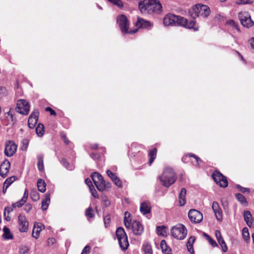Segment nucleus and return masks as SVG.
Wrapping results in <instances>:
<instances>
[{
    "label": "nucleus",
    "instance_id": "58836bf2",
    "mask_svg": "<svg viewBox=\"0 0 254 254\" xmlns=\"http://www.w3.org/2000/svg\"><path fill=\"white\" fill-rule=\"evenodd\" d=\"M143 250L144 254H152V248L150 245L146 244L143 246Z\"/></svg>",
    "mask_w": 254,
    "mask_h": 254
},
{
    "label": "nucleus",
    "instance_id": "412c9836",
    "mask_svg": "<svg viewBox=\"0 0 254 254\" xmlns=\"http://www.w3.org/2000/svg\"><path fill=\"white\" fill-rule=\"evenodd\" d=\"M106 172L108 176L111 178L115 185L119 188L122 187L123 185L122 181L115 173L112 172L109 170H108Z\"/></svg>",
    "mask_w": 254,
    "mask_h": 254
},
{
    "label": "nucleus",
    "instance_id": "e2e57ef3",
    "mask_svg": "<svg viewBox=\"0 0 254 254\" xmlns=\"http://www.w3.org/2000/svg\"><path fill=\"white\" fill-rule=\"evenodd\" d=\"M90 157L93 158V159H96L99 158V155L98 154L92 153L90 155Z\"/></svg>",
    "mask_w": 254,
    "mask_h": 254
},
{
    "label": "nucleus",
    "instance_id": "338daca9",
    "mask_svg": "<svg viewBox=\"0 0 254 254\" xmlns=\"http://www.w3.org/2000/svg\"><path fill=\"white\" fill-rule=\"evenodd\" d=\"M9 187H8V185H4L3 184V190H2V191L3 192V193H5L7 188H8Z\"/></svg>",
    "mask_w": 254,
    "mask_h": 254
},
{
    "label": "nucleus",
    "instance_id": "09e8293b",
    "mask_svg": "<svg viewBox=\"0 0 254 254\" xmlns=\"http://www.w3.org/2000/svg\"><path fill=\"white\" fill-rule=\"evenodd\" d=\"M220 246L221 247V248L222 249V251L224 252H226L228 250L227 247L226 246V244L224 241V240H221L220 242H218Z\"/></svg>",
    "mask_w": 254,
    "mask_h": 254
},
{
    "label": "nucleus",
    "instance_id": "393cba45",
    "mask_svg": "<svg viewBox=\"0 0 254 254\" xmlns=\"http://www.w3.org/2000/svg\"><path fill=\"white\" fill-rule=\"evenodd\" d=\"M186 190L185 188L181 189L179 195V204L180 206H183L186 204Z\"/></svg>",
    "mask_w": 254,
    "mask_h": 254
},
{
    "label": "nucleus",
    "instance_id": "b1692460",
    "mask_svg": "<svg viewBox=\"0 0 254 254\" xmlns=\"http://www.w3.org/2000/svg\"><path fill=\"white\" fill-rule=\"evenodd\" d=\"M244 217L245 222L249 227H251L253 225L252 214L249 211H245L244 212Z\"/></svg>",
    "mask_w": 254,
    "mask_h": 254
},
{
    "label": "nucleus",
    "instance_id": "a878e982",
    "mask_svg": "<svg viewBox=\"0 0 254 254\" xmlns=\"http://www.w3.org/2000/svg\"><path fill=\"white\" fill-rule=\"evenodd\" d=\"M196 239L194 236H191L189 239L188 242L187 243V247L188 251L191 253H193V244L195 242Z\"/></svg>",
    "mask_w": 254,
    "mask_h": 254
},
{
    "label": "nucleus",
    "instance_id": "69168bd1",
    "mask_svg": "<svg viewBox=\"0 0 254 254\" xmlns=\"http://www.w3.org/2000/svg\"><path fill=\"white\" fill-rule=\"evenodd\" d=\"M250 43L252 48L254 50V37L250 39Z\"/></svg>",
    "mask_w": 254,
    "mask_h": 254
},
{
    "label": "nucleus",
    "instance_id": "a19ab883",
    "mask_svg": "<svg viewBox=\"0 0 254 254\" xmlns=\"http://www.w3.org/2000/svg\"><path fill=\"white\" fill-rule=\"evenodd\" d=\"M29 251V248L27 246L21 245L19 247V253L20 254H25Z\"/></svg>",
    "mask_w": 254,
    "mask_h": 254
},
{
    "label": "nucleus",
    "instance_id": "dca6fc26",
    "mask_svg": "<svg viewBox=\"0 0 254 254\" xmlns=\"http://www.w3.org/2000/svg\"><path fill=\"white\" fill-rule=\"evenodd\" d=\"M39 112L37 110L33 111L30 115L28 124V126L30 128H33L37 123L38 119Z\"/></svg>",
    "mask_w": 254,
    "mask_h": 254
},
{
    "label": "nucleus",
    "instance_id": "f257e3e1",
    "mask_svg": "<svg viewBox=\"0 0 254 254\" xmlns=\"http://www.w3.org/2000/svg\"><path fill=\"white\" fill-rule=\"evenodd\" d=\"M163 24L165 26H181L188 29H192L194 31H197L198 27L196 24L194 20L190 21L186 18L178 15L168 13L163 19Z\"/></svg>",
    "mask_w": 254,
    "mask_h": 254
},
{
    "label": "nucleus",
    "instance_id": "473e14b6",
    "mask_svg": "<svg viewBox=\"0 0 254 254\" xmlns=\"http://www.w3.org/2000/svg\"><path fill=\"white\" fill-rule=\"evenodd\" d=\"M236 197L239 201L241 202L242 204L247 205L248 202L245 197V196L241 193H236Z\"/></svg>",
    "mask_w": 254,
    "mask_h": 254
},
{
    "label": "nucleus",
    "instance_id": "9d476101",
    "mask_svg": "<svg viewBox=\"0 0 254 254\" xmlns=\"http://www.w3.org/2000/svg\"><path fill=\"white\" fill-rule=\"evenodd\" d=\"M30 105L28 102L24 99L18 100L16 108V112L23 115H27L29 113Z\"/></svg>",
    "mask_w": 254,
    "mask_h": 254
},
{
    "label": "nucleus",
    "instance_id": "de8ad7c7",
    "mask_svg": "<svg viewBox=\"0 0 254 254\" xmlns=\"http://www.w3.org/2000/svg\"><path fill=\"white\" fill-rule=\"evenodd\" d=\"M16 179L15 176H12L7 178L4 182V184L8 185L9 187Z\"/></svg>",
    "mask_w": 254,
    "mask_h": 254
},
{
    "label": "nucleus",
    "instance_id": "7ed1b4c3",
    "mask_svg": "<svg viewBox=\"0 0 254 254\" xmlns=\"http://www.w3.org/2000/svg\"><path fill=\"white\" fill-rule=\"evenodd\" d=\"M130 214L126 212L125 213L124 224L127 228H131L133 234L135 235H140L143 232V227L142 225L137 220L132 221L129 218Z\"/></svg>",
    "mask_w": 254,
    "mask_h": 254
},
{
    "label": "nucleus",
    "instance_id": "13d9d810",
    "mask_svg": "<svg viewBox=\"0 0 254 254\" xmlns=\"http://www.w3.org/2000/svg\"><path fill=\"white\" fill-rule=\"evenodd\" d=\"M46 111L50 112L51 115L55 116L56 115V112L50 107H47Z\"/></svg>",
    "mask_w": 254,
    "mask_h": 254
},
{
    "label": "nucleus",
    "instance_id": "49530a36",
    "mask_svg": "<svg viewBox=\"0 0 254 254\" xmlns=\"http://www.w3.org/2000/svg\"><path fill=\"white\" fill-rule=\"evenodd\" d=\"M114 4L117 5L119 7H123L124 4L122 0H108Z\"/></svg>",
    "mask_w": 254,
    "mask_h": 254
},
{
    "label": "nucleus",
    "instance_id": "1a4fd4ad",
    "mask_svg": "<svg viewBox=\"0 0 254 254\" xmlns=\"http://www.w3.org/2000/svg\"><path fill=\"white\" fill-rule=\"evenodd\" d=\"M117 22L122 33L132 34L135 33L137 31V29L133 31L128 30V21L127 17L124 15L119 16L117 18Z\"/></svg>",
    "mask_w": 254,
    "mask_h": 254
},
{
    "label": "nucleus",
    "instance_id": "37998d69",
    "mask_svg": "<svg viewBox=\"0 0 254 254\" xmlns=\"http://www.w3.org/2000/svg\"><path fill=\"white\" fill-rule=\"evenodd\" d=\"M157 231L158 235L164 236L166 233V227L162 226H158L157 227Z\"/></svg>",
    "mask_w": 254,
    "mask_h": 254
},
{
    "label": "nucleus",
    "instance_id": "7c9ffc66",
    "mask_svg": "<svg viewBox=\"0 0 254 254\" xmlns=\"http://www.w3.org/2000/svg\"><path fill=\"white\" fill-rule=\"evenodd\" d=\"M3 234L2 237L5 240L12 239L13 238L12 235L11 234L10 230L7 227H4L3 229Z\"/></svg>",
    "mask_w": 254,
    "mask_h": 254
},
{
    "label": "nucleus",
    "instance_id": "72a5a7b5",
    "mask_svg": "<svg viewBox=\"0 0 254 254\" xmlns=\"http://www.w3.org/2000/svg\"><path fill=\"white\" fill-rule=\"evenodd\" d=\"M156 152L157 151L156 148H154L149 151V156L150 158L149 160V163L150 165H151L152 163V162L155 159L156 156Z\"/></svg>",
    "mask_w": 254,
    "mask_h": 254
},
{
    "label": "nucleus",
    "instance_id": "4be33fe9",
    "mask_svg": "<svg viewBox=\"0 0 254 254\" xmlns=\"http://www.w3.org/2000/svg\"><path fill=\"white\" fill-rule=\"evenodd\" d=\"M150 203L148 201L142 202L140 206V211L143 215L149 213L151 211Z\"/></svg>",
    "mask_w": 254,
    "mask_h": 254
},
{
    "label": "nucleus",
    "instance_id": "e433bc0d",
    "mask_svg": "<svg viewBox=\"0 0 254 254\" xmlns=\"http://www.w3.org/2000/svg\"><path fill=\"white\" fill-rule=\"evenodd\" d=\"M242 235L244 240L247 242L250 240V234L249 230L247 228H243L242 230Z\"/></svg>",
    "mask_w": 254,
    "mask_h": 254
},
{
    "label": "nucleus",
    "instance_id": "ddd939ff",
    "mask_svg": "<svg viewBox=\"0 0 254 254\" xmlns=\"http://www.w3.org/2000/svg\"><path fill=\"white\" fill-rule=\"evenodd\" d=\"M188 216L190 221L194 223H199L203 219L202 214L195 209L190 210L189 212Z\"/></svg>",
    "mask_w": 254,
    "mask_h": 254
},
{
    "label": "nucleus",
    "instance_id": "f8f14e48",
    "mask_svg": "<svg viewBox=\"0 0 254 254\" xmlns=\"http://www.w3.org/2000/svg\"><path fill=\"white\" fill-rule=\"evenodd\" d=\"M212 178L217 184L221 187L226 188L228 186L227 178L218 171H215L212 174Z\"/></svg>",
    "mask_w": 254,
    "mask_h": 254
},
{
    "label": "nucleus",
    "instance_id": "6ab92c4d",
    "mask_svg": "<svg viewBox=\"0 0 254 254\" xmlns=\"http://www.w3.org/2000/svg\"><path fill=\"white\" fill-rule=\"evenodd\" d=\"M10 167V162L8 161H5L0 166V175L5 178L8 173Z\"/></svg>",
    "mask_w": 254,
    "mask_h": 254
},
{
    "label": "nucleus",
    "instance_id": "aec40b11",
    "mask_svg": "<svg viewBox=\"0 0 254 254\" xmlns=\"http://www.w3.org/2000/svg\"><path fill=\"white\" fill-rule=\"evenodd\" d=\"M45 228V226L43 224L40 223H35L34 225L32 236L35 239H38L39 237L41 231Z\"/></svg>",
    "mask_w": 254,
    "mask_h": 254
},
{
    "label": "nucleus",
    "instance_id": "a211bd4d",
    "mask_svg": "<svg viewBox=\"0 0 254 254\" xmlns=\"http://www.w3.org/2000/svg\"><path fill=\"white\" fill-rule=\"evenodd\" d=\"M135 26L138 28L150 29L152 27V24L149 21L145 20L141 18H138Z\"/></svg>",
    "mask_w": 254,
    "mask_h": 254
},
{
    "label": "nucleus",
    "instance_id": "5fc2aeb1",
    "mask_svg": "<svg viewBox=\"0 0 254 254\" xmlns=\"http://www.w3.org/2000/svg\"><path fill=\"white\" fill-rule=\"evenodd\" d=\"M253 2V0H239V1L238 2V4H246L249 3H252Z\"/></svg>",
    "mask_w": 254,
    "mask_h": 254
},
{
    "label": "nucleus",
    "instance_id": "4468645a",
    "mask_svg": "<svg viewBox=\"0 0 254 254\" xmlns=\"http://www.w3.org/2000/svg\"><path fill=\"white\" fill-rule=\"evenodd\" d=\"M17 145L12 140L7 141L5 143L4 153L8 157H11L16 152Z\"/></svg>",
    "mask_w": 254,
    "mask_h": 254
},
{
    "label": "nucleus",
    "instance_id": "680f3d73",
    "mask_svg": "<svg viewBox=\"0 0 254 254\" xmlns=\"http://www.w3.org/2000/svg\"><path fill=\"white\" fill-rule=\"evenodd\" d=\"M85 183L87 184V185L89 187V189L90 188H92V182L90 179L87 178L85 181Z\"/></svg>",
    "mask_w": 254,
    "mask_h": 254
},
{
    "label": "nucleus",
    "instance_id": "c9c22d12",
    "mask_svg": "<svg viewBox=\"0 0 254 254\" xmlns=\"http://www.w3.org/2000/svg\"><path fill=\"white\" fill-rule=\"evenodd\" d=\"M30 196L31 199L34 201H37L40 198L38 192L35 190H31L30 192Z\"/></svg>",
    "mask_w": 254,
    "mask_h": 254
},
{
    "label": "nucleus",
    "instance_id": "f03ea898",
    "mask_svg": "<svg viewBox=\"0 0 254 254\" xmlns=\"http://www.w3.org/2000/svg\"><path fill=\"white\" fill-rule=\"evenodd\" d=\"M139 8L142 13H151L161 10L162 6L157 0H144L139 2Z\"/></svg>",
    "mask_w": 254,
    "mask_h": 254
},
{
    "label": "nucleus",
    "instance_id": "bf43d9fd",
    "mask_svg": "<svg viewBox=\"0 0 254 254\" xmlns=\"http://www.w3.org/2000/svg\"><path fill=\"white\" fill-rule=\"evenodd\" d=\"M190 156L193 157L195 159V160H196V162L197 165H199V164L201 161V159L199 158H198V157H197L196 155H195L194 154L190 155Z\"/></svg>",
    "mask_w": 254,
    "mask_h": 254
},
{
    "label": "nucleus",
    "instance_id": "c756f323",
    "mask_svg": "<svg viewBox=\"0 0 254 254\" xmlns=\"http://www.w3.org/2000/svg\"><path fill=\"white\" fill-rule=\"evenodd\" d=\"M44 156L42 154L39 155L37 157L38 159V168L40 172H43L44 170V162H43Z\"/></svg>",
    "mask_w": 254,
    "mask_h": 254
},
{
    "label": "nucleus",
    "instance_id": "cd10ccee",
    "mask_svg": "<svg viewBox=\"0 0 254 254\" xmlns=\"http://www.w3.org/2000/svg\"><path fill=\"white\" fill-rule=\"evenodd\" d=\"M37 187L39 191L43 193L46 190V184L42 179H39L37 182Z\"/></svg>",
    "mask_w": 254,
    "mask_h": 254
},
{
    "label": "nucleus",
    "instance_id": "c03bdc74",
    "mask_svg": "<svg viewBox=\"0 0 254 254\" xmlns=\"http://www.w3.org/2000/svg\"><path fill=\"white\" fill-rule=\"evenodd\" d=\"M25 202H26V201H25L22 199H21L20 200L17 201L16 202L12 203V206L13 208H16V207L19 208V207H21Z\"/></svg>",
    "mask_w": 254,
    "mask_h": 254
},
{
    "label": "nucleus",
    "instance_id": "ea45409f",
    "mask_svg": "<svg viewBox=\"0 0 254 254\" xmlns=\"http://www.w3.org/2000/svg\"><path fill=\"white\" fill-rule=\"evenodd\" d=\"M93 209L92 207H88L85 211V215L89 218H93L94 217Z\"/></svg>",
    "mask_w": 254,
    "mask_h": 254
},
{
    "label": "nucleus",
    "instance_id": "6e6552de",
    "mask_svg": "<svg viewBox=\"0 0 254 254\" xmlns=\"http://www.w3.org/2000/svg\"><path fill=\"white\" fill-rule=\"evenodd\" d=\"M116 236L121 249L123 251L126 250L129 246V243L127 235L122 227H119L117 229Z\"/></svg>",
    "mask_w": 254,
    "mask_h": 254
},
{
    "label": "nucleus",
    "instance_id": "c85d7f7f",
    "mask_svg": "<svg viewBox=\"0 0 254 254\" xmlns=\"http://www.w3.org/2000/svg\"><path fill=\"white\" fill-rule=\"evenodd\" d=\"M160 247L162 249V252L164 253V254H172L170 253L171 250L168 247L165 240H163L161 241Z\"/></svg>",
    "mask_w": 254,
    "mask_h": 254
},
{
    "label": "nucleus",
    "instance_id": "052dcab7",
    "mask_svg": "<svg viewBox=\"0 0 254 254\" xmlns=\"http://www.w3.org/2000/svg\"><path fill=\"white\" fill-rule=\"evenodd\" d=\"M12 210H13V209L11 207H5L4 209V216H5L6 212H7V213L8 214L10 212H11Z\"/></svg>",
    "mask_w": 254,
    "mask_h": 254
},
{
    "label": "nucleus",
    "instance_id": "3c124183",
    "mask_svg": "<svg viewBox=\"0 0 254 254\" xmlns=\"http://www.w3.org/2000/svg\"><path fill=\"white\" fill-rule=\"evenodd\" d=\"M91 250V247L87 245L83 249L81 254H89Z\"/></svg>",
    "mask_w": 254,
    "mask_h": 254
},
{
    "label": "nucleus",
    "instance_id": "79ce46f5",
    "mask_svg": "<svg viewBox=\"0 0 254 254\" xmlns=\"http://www.w3.org/2000/svg\"><path fill=\"white\" fill-rule=\"evenodd\" d=\"M204 236H205L206 239L208 241L209 243L213 247H217V243L213 240L209 235L206 234H204Z\"/></svg>",
    "mask_w": 254,
    "mask_h": 254
},
{
    "label": "nucleus",
    "instance_id": "39448f33",
    "mask_svg": "<svg viewBox=\"0 0 254 254\" xmlns=\"http://www.w3.org/2000/svg\"><path fill=\"white\" fill-rule=\"evenodd\" d=\"M162 185L167 188L173 184L176 180V175L174 170L171 168L165 169L162 175L159 176Z\"/></svg>",
    "mask_w": 254,
    "mask_h": 254
},
{
    "label": "nucleus",
    "instance_id": "f3484780",
    "mask_svg": "<svg viewBox=\"0 0 254 254\" xmlns=\"http://www.w3.org/2000/svg\"><path fill=\"white\" fill-rule=\"evenodd\" d=\"M212 208L217 220L221 221L223 219V213L219 204L216 201H213L212 205Z\"/></svg>",
    "mask_w": 254,
    "mask_h": 254
},
{
    "label": "nucleus",
    "instance_id": "603ef678",
    "mask_svg": "<svg viewBox=\"0 0 254 254\" xmlns=\"http://www.w3.org/2000/svg\"><path fill=\"white\" fill-rule=\"evenodd\" d=\"M237 188L242 192L244 193L245 192H249L250 190L248 188H244L240 185H238L237 186Z\"/></svg>",
    "mask_w": 254,
    "mask_h": 254
},
{
    "label": "nucleus",
    "instance_id": "0e129e2a",
    "mask_svg": "<svg viewBox=\"0 0 254 254\" xmlns=\"http://www.w3.org/2000/svg\"><path fill=\"white\" fill-rule=\"evenodd\" d=\"M55 242H56L55 239L53 238H49L48 240V243L49 245H53L55 243Z\"/></svg>",
    "mask_w": 254,
    "mask_h": 254
},
{
    "label": "nucleus",
    "instance_id": "2f4dec72",
    "mask_svg": "<svg viewBox=\"0 0 254 254\" xmlns=\"http://www.w3.org/2000/svg\"><path fill=\"white\" fill-rule=\"evenodd\" d=\"M226 24L232 27L233 29L237 30L238 32H240V29L237 23L235 22L233 20L230 19L226 21Z\"/></svg>",
    "mask_w": 254,
    "mask_h": 254
},
{
    "label": "nucleus",
    "instance_id": "0eeeda50",
    "mask_svg": "<svg viewBox=\"0 0 254 254\" xmlns=\"http://www.w3.org/2000/svg\"><path fill=\"white\" fill-rule=\"evenodd\" d=\"M171 233L174 238L182 240L186 237L188 231L184 225L178 224L172 228Z\"/></svg>",
    "mask_w": 254,
    "mask_h": 254
},
{
    "label": "nucleus",
    "instance_id": "bb28decb",
    "mask_svg": "<svg viewBox=\"0 0 254 254\" xmlns=\"http://www.w3.org/2000/svg\"><path fill=\"white\" fill-rule=\"evenodd\" d=\"M50 202V194L46 193L45 195V199L42 201L41 208L43 210H46L48 209Z\"/></svg>",
    "mask_w": 254,
    "mask_h": 254
},
{
    "label": "nucleus",
    "instance_id": "4c0bfd02",
    "mask_svg": "<svg viewBox=\"0 0 254 254\" xmlns=\"http://www.w3.org/2000/svg\"><path fill=\"white\" fill-rule=\"evenodd\" d=\"M61 163L63 165V166L66 168L67 170H72L74 169V167L72 165L69 164L66 160L63 158L61 160Z\"/></svg>",
    "mask_w": 254,
    "mask_h": 254
},
{
    "label": "nucleus",
    "instance_id": "8fccbe9b",
    "mask_svg": "<svg viewBox=\"0 0 254 254\" xmlns=\"http://www.w3.org/2000/svg\"><path fill=\"white\" fill-rule=\"evenodd\" d=\"M104 224H105V227H106V228L108 227L109 226V224L111 221L110 215H106L104 217Z\"/></svg>",
    "mask_w": 254,
    "mask_h": 254
},
{
    "label": "nucleus",
    "instance_id": "6e6d98bb",
    "mask_svg": "<svg viewBox=\"0 0 254 254\" xmlns=\"http://www.w3.org/2000/svg\"><path fill=\"white\" fill-rule=\"evenodd\" d=\"M32 205L30 203H27L24 206V210L26 212H29L32 209Z\"/></svg>",
    "mask_w": 254,
    "mask_h": 254
},
{
    "label": "nucleus",
    "instance_id": "864d4df0",
    "mask_svg": "<svg viewBox=\"0 0 254 254\" xmlns=\"http://www.w3.org/2000/svg\"><path fill=\"white\" fill-rule=\"evenodd\" d=\"M90 191L92 194V195L95 197V198H97L98 197V195L97 194V191L95 190V189L94 188V187L93 186H92V188H90Z\"/></svg>",
    "mask_w": 254,
    "mask_h": 254
},
{
    "label": "nucleus",
    "instance_id": "2eb2a0df",
    "mask_svg": "<svg viewBox=\"0 0 254 254\" xmlns=\"http://www.w3.org/2000/svg\"><path fill=\"white\" fill-rule=\"evenodd\" d=\"M19 230L21 232H26L28 228V222L25 216L19 215L18 216Z\"/></svg>",
    "mask_w": 254,
    "mask_h": 254
},
{
    "label": "nucleus",
    "instance_id": "774afa93",
    "mask_svg": "<svg viewBox=\"0 0 254 254\" xmlns=\"http://www.w3.org/2000/svg\"><path fill=\"white\" fill-rule=\"evenodd\" d=\"M221 235V234L219 230H216L215 231V236L217 238L220 237V236Z\"/></svg>",
    "mask_w": 254,
    "mask_h": 254
},
{
    "label": "nucleus",
    "instance_id": "a18cd8bd",
    "mask_svg": "<svg viewBox=\"0 0 254 254\" xmlns=\"http://www.w3.org/2000/svg\"><path fill=\"white\" fill-rule=\"evenodd\" d=\"M29 141L27 139L24 138L22 141V146H21V150L26 151L28 147Z\"/></svg>",
    "mask_w": 254,
    "mask_h": 254
},
{
    "label": "nucleus",
    "instance_id": "423d86ee",
    "mask_svg": "<svg viewBox=\"0 0 254 254\" xmlns=\"http://www.w3.org/2000/svg\"><path fill=\"white\" fill-rule=\"evenodd\" d=\"M92 179L97 189L100 191L104 190L106 188L111 187V184L108 182H106L102 175L97 172L92 173L91 175Z\"/></svg>",
    "mask_w": 254,
    "mask_h": 254
},
{
    "label": "nucleus",
    "instance_id": "9b49d317",
    "mask_svg": "<svg viewBox=\"0 0 254 254\" xmlns=\"http://www.w3.org/2000/svg\"><path fill=\"white\" fill-rule=\"evenodd\" d=\"M238 16L242 25L244 27L249 28L254 25V22L251 19L250 15L248 12H240Z\"/></svg>",
    "mask_w": 254,
    "mask_h": 254
},
{
    "label": "nucleus",
    "instance_id": "20e7f679",
    "mask_svg": "<svg viewBox=\"0 0 254 254\" xmlns=\"http://www.w3.org/2000/svg\"><path fill=\"white\" fill-rule=\"evenodd\" d=\"M210 13V10L207 5L199 3L195 4L189 10L190 15L193 18L198 17L206 18Z\"/></svg>",
    "mask_w": 254,
    "mask_h": 254
},
{
    "label": "nucleus",
    "instance_id": "4d7b16f0",
    "mask_svg": "<svg viewBox=\"0 0 254 254\" xmlns=\"http://www.w3.org/2000/svg\"><path fill=\"white\" fill-rule=\"evenodd\" d=\"M28 191L27 189H25L23 196L21 199L24 200L25 201H26L27 198H28Z\"/></svg>",
    "mask_w": 254,
    "mask_h": 254
},
{
    "label": "nucleus",
    "instance_id": "f704fd0d",
    "mask_svg": "<svg viewBox=\"0 0 254 254\" xmlns=\"http://www.w3.org/2000/svg\"><path fill=\"white\" fill-rule=\"evenodd\" d=\"M36 132L39 136H42L44 132V126L41 124H39L36 128Z\"/></svg>",
    "mask_w": 254,
    "mask_h": 254
},
{
    "label": "nucleus",
    "instance_id": "5701e85b",
    "mask_svg": "<svg viewBox=\"0 0 254 254\" xmlns=\"http://www.w3.org/2000/svg\"><path fill=\"white\" fill-rule=\"evenodd\" d=\"M13 110H10L5 115V117L7 120L8 124L10 125H13L16 122L15 117L13 115Z\"/></svg>",
    "mask_w": 254,
    "mask_h": 254
}]
</instances>
